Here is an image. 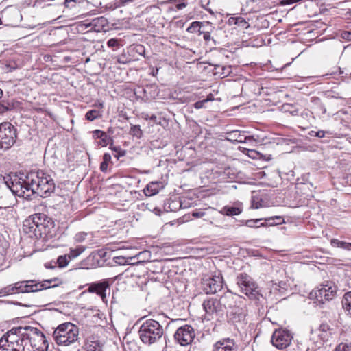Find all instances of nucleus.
<instances>
[{
	"instance_id": "nucleus-1",
	"label": "nucleus",
	"mask_w": 351,
	"mask_h": 351,
	"mask_svg": "<svg viewBox=\"0 0 351 351\" xmlns=\"http://www.w3.org/2000/svg\"><path fill=\"white\" fill-rule=\"evenodd\" d=\"M9 187L19 197L29 198L37 194L46 197L53 191L55 184L50 176L40 171H32L24 178H15Z\"/></svg>"
},
{
	"instance_id": "nucleus-2",
	"label": "nucleus",
	"mask_w": 351,
	"mask_h": 351,
	"mask_svg": "<svg viewBox=\"0 0 351 351\" xmlns=\"http://www.w3.org/2000/svg\"><path fill=\"white\" fill-rule=\"evenodd\" d=\"M45 221V215L37 213L32 215L23 221V230L31 238L45 239L49 232Z\"/></svg>"
},
{
	"instance_id": "nucleus-3",
	"label": "nucleus",
	"mask_w": 351,
	"mask_h": 351,
	"mask_svg": "<svg viewBox=\"0 0 351 351\" xmlns=\"http://www.w3.org/2000/svg\"><path fill=\"white\" fill-rule=\"evenodd\" d=\"M141 341L150 346L158 343L164 335V329L160 324L152 319L145 320L138 330Z\"/></svg>"
},
{
	"instance_id": "nucleus-4",
	"label": "nucleus",
	"mask_w": 351,
	"mask_h": 351,
	"mask_svg": "<svg viewBox=\"0 0 351 351\" xmlns=\"http://www.w3.org/2000/svg\"><path fill=\"white\" fill-rule=\"evenodd\" d=\"M27 328L28 326L19 327L8 331L0 339V348L6 350L9 348L24 349L26 346Z\"/></svg>"
},
{
	"instance_id": "nucleus-5",
	"label": "nucleus",
	"mask_w": 351,
	"mask_h": 351,
	"mask_svg": "<svg viewBox=\"0 0 351 351\" xmlns=\"http://www.w3.org/2000/svg\"><path fill=\"white\" fill-rule=\"evenodd\" d=\"M79 328L71 323L60 324L53 331V337L58 345L69 346L78 339Z\"/></svg>"
},
{
	"instance_id": "nucleus-6",
	"label": "nucleus",
	"mask_w": 351,
	"mask_h": 351,
	"mask_svg": "<svg viewBox=\"0 0 351 351\" xmlns=\"http://www.w3.org/2000/svg\"><path fill=\"white\" fill-rule=\"evenodd\" d=\"M61 283V280L58 278L45 280L39 282L35 280H27L16 283L12 290L16 289L21 293L36 292L57 287Z\"/></svg>"
},
{
	"instance_id": "nucleus-7",
	"label": "nucleus",
	"mask_w": 351,
	"mask_h": 351,
	"mask_svg": "<svg viewBox=\"0 0 351 351\" xmlns=\"http://www.w3.org/2000/svg\"><path fill=\"white\" fill-rule=\"evenodd\" d=\"M237 285L240 291L247 295L250 300H258L260 293L256 283L246 274H239L236 278Z\"/></svg>"
},
{
	"instance_id": "nucleus-8",
	"label": "nucleus",
	"mask_w": 351,
	"mask_h": 351,
	"mask_svg": "<svg viewBox=\"0 0 351 351\" xmlns=\"http://www.w3.org/2000/svg\"><path fill=\"white\" fill-rule=\"evenodd\" d=\"M26 345L29 343L33 351H47L48 342L45 336L36 328L28 326Z\"/></svg>"
},
{
	"instance_id": "nucleus-9",
	"label": "nucleus",
	"mask_w": 351,
	"mask_h": 351,
	"mask_svg": "<svg viewBox=\"0 0 351 351\" xmlns=\"http://www.w3.org/2000/svg\"><path fill=\"white\" fill-rule=\"evenodd\" d=\"M16 138V130L9 122L0 124V149L7 150L15 143Z\"/></svg>"
},
{
	"instance_id": "nucleus-10",
	"label": "nucleus",
	"mask_w": 351,
	"mask_h": 351,
	"mask_svg": "<svg viewBox=\"0 0 351 351\" xmlns=\"http://www.w3.org/2000/svg\"><path fill=\"white\" fill-rule=\"evenodd\" d=\"M337 286L332 282H327L311 293V297H314L317 302L324 304L326 301L332 300L337 293Z\"/></svg>"
},
{
	"instance_id": "nucleus-11",
	"label": "nucleus",
	"mask_w": 351,
	"mask_h": 351,
	"mask_svg": "<svg viewBox=\"0 0 351 351\" xmlns=\"http://www.w3.org/2000/svg\"><path fill=\"white\" fill-rule=\"evenodd\" d=\"M202 289L207 294H215L221 290L223 280L220 272L210 276H206L202 279Z\"/></svg>"
},
{
	"instance_id": "nucleus-12",
	"label": "nucleus",
	"mask_w": 351,
	"mask_h": 351,
	"mask_svg": "<svg viewBox=\"0 0 351 351\" xmlns=\"http://www.w3.org/2000/svg\"><path fill=\"white\" fill-rule=\"evenodd\" d=\"M317 337L319 339V341H317V346L320 347L321 345L326 343L331 345L337 338V334L334 329L331 328L326 324H322L318 330H317Z\"/></svg>"
},
{
	"instance_id": "nucleus-13",
	"label": "nucleus",
	"mask_w": 351,
	"mask_h": 351,
	"mask_svg": "<svg viewBox=\"0 0 351 351\" xmlns=\"http://www.w3.org/2000/svg\"><path fill=\"white\" fill-rule=\"evenodd\" d=\"M195 336L194 329L189 325H185L177 329L174 338L181 346H186L193 341Z\"/></svg>"
},
{
	"instance_id": "nucleus-14",
	"label": "nucleus",
	"mask_w": 351,
	"mask_h": 351,
	"mask_svg": "<svg viewBox=\"0 0 351 351\" xmlns=\"http://www.w3.org/2000/svg\"><path fill=\"white\" fill-rule=\"evenodd\" d=\"M292 336L291 333L286 330H276L271 337V343L278 349H284L291 343Z\"/></svg>"
},
{
	"instance_id": "nucleus-15",
	"label": "nucleus",
	"mask_w": 351,
	"mask_h": 351,
	"mask_svg": "<svg viewBox=\"0 0 351 351\" xmlns=\"http://www.w3.org/2000/svg\"><path fill=\"white\" fill-rule=\"evenodd\" d=\"M247 315L245 304L240 303L239 305L231 306L229 311V319L234 323L243 322Z\"/></svg>"
},
{
	"instance_id": "nucleus-16",
	"label": "nucleus",
	"mask_w": 351,
	"mask_h": 351,
	"mask_svg": "<svg viewBox=\"0 0 351 351\" xmlns=\"http://www.w3.org/2000/svg\"><path fill=\"white\" fill-rule=\"evenodd\" d=\"M202 305L206 313L211 316L223 311L224 305L222 304L221 300L209 298L205 300Z\"/></svg>"
},
{
	"instance_id": "nucleus-17",
	"label": "nucleus",
	"mask_w": 351,
	"mask_h": 351,
	"mask_svg": "<svg viewBox=\"0 0 351 351\" xmlns=\"http://www.w3.org/2000/svg\"><path fill=\"white\" fill-rule=\"evenodd\" d=\"M239 347L234 339L231 338H223L213 346L212 351H238Z\"/></svg>"
},
{
	"instance_id": "nucleus-18",
	"label": "nucleus",
	"mask_w": 351,
	"mask_h": 351,
	"mask_svg": "<svg viewBox=\"0 0 351 351\" xmlns=\"http://www.w3.org/2000/svg\"><path fill=\"white\" fill-rule=\"evenodd\" d=\"M245 132L232 130L227 133L226 139L234 143H248L254 141L253 136H245Z\"/></svg>"
},
{
	"instance_id": "nucleus-19",
	"label": "nucleus",
	"mask_w": 351,
	"mask_h": 351,
	"mask_svg": "<svg viewBox=\"0 0 351 351\" xmlns=\"http://www.w3.org/2000/svg\"><path fill=\"white\" fill-rule=\"evenodd\" d=\"M86 27H90L91 29L97 32H106L108 27V21L104 16L94 18L88 23H86Z\"/></svg>"
},
{
	"instance_id": "nucleus-20",
	"label": "nucleus",
	"mask_w": 351,
	"mask_h": 351,
	"mask_svg": "<svg viewBox=\"0 0 351 351\" xmlns=\"http://www.w3.org/2000/svg\"><path fill=\"white\" fill-rule=\"evenodd\" d=\"M109 284L106 281L92 283L88 288L90 293H96L103 300L106 298V291L108 288Z\"/></svg>"
},
{
	"instance_id": "nucleus-21",
	"label": "nucleus",
	"mask_w": 351,
	"mask_h": 351,
	"mask_svg": "<svg viewBox=\"0 0 351 351\" xmlns=\"http://www.w3.org/2000/svg\"><path fill=\"white\" fill-rule=\"evenodd\" d=\"M9 243L6 241L3 236L0 234V269H3L7 257Z\"/></svg>"
},
{
	"instance_id": "nucleus-22",
	"label": "nucleus",
	"mask_w": 351,
	"mask_h": 351,
	"mask_svg": "<svg viewBox=\"0 0 351 351\" xmlns=\"http://www.w3.org/2000/svg\"><path fill=\"white\" fill-rule=\"evenodd\" d=\"M93 137L94 139H99L97 143L101 147L107 146L110 141H112L110 137L105 132L100 130H94L93 132Z\"/></svg>"
},
{
	"instance_id": "nucleus-23",
	"label": "nucleus",
	"mask_w": 351,
	"mask_h": 351,
	"mask_svg": "<svg viewBox=\"0 0 351 351\" xmlns=\"http://www.w3.org/2000/svg\"><path fill=\"white\" fill-rule=\"evenodd\" d=\"M162 188V183L160 182H152L149 183L145 190L147 196H152L157 194Z\"/></svg>"
},
{
	"instance_id": "nucleus-24",
	"label": "nucleus",
	"mask_w": 351,
	"mask_h": 351,
	"mask_svg": "<svg viewBox=\"0 0 351 351\" xmlns=\"http://www.w3.org/2000/svg\"><path fill=\"white\" fill-rule=\"evenodd\" d=\"M265 221L264 223H261L259 226H276L282 224L285 222L284 219L281 216H273L267 218H262Z\"/></svg>"
},
{
	"instance_id": "nucleus-25",
	"label": "nucleus",
	"mask_w": 351,
	"mask_h": 351,
	"mask_svg": "<svg viewBox=\"0 0 351 351\" xmlns=\"http://www.w3.org/2000/svg\"><path fill=\"white\" fill-rule=\"evenodd\" d=\"M242 212V208L239 206H224L221 213L228 216L238 215Z\"/></svg>"
},
{
	"instance_id": "nucleus-26",
	"label": "nucleus",
	"mask_w": 351,
	"mask_h": 351,
	"mask_svg": "<svg viewBox=\"0 0 351 351\" xmlns=\"http://www.w3.org/2000/svg\"><path fill=\"white\" fill-rule=\"evenodd\" d=\"M342 305L344 310L351 316V291L344 294L342 300Z\"/></svg>"
},
{
	"instance_id": "nucleus-27",
	"label": "nucleus",
	"mask_w": 351,
	"mask_h": 351,
	"mask_svg": "<svg viewBox=\"0 0 351 351\" xmlns=\"http://www.w3.org/2000/svg\"><path fill=\"white\" fill-rule=\"evenodd\" d=\"M332 246L335 247H339L343 250L350 251L351 250V243L346 241H341L336 239H332L330 241Z\"/></svg>"
},
{
	"instance_id": "nucleus-28",
	"label": "nucleus",
	"mask_w": 351,
	"mask_h": 351,
	"mask_svg": "<svg viewBox=\"0 0 351 351\" xmlns=\"http://www.w3.org/2000/svg\"><path fill=\"white\" fill-rule=\"evenodd\" d=\"M86 351H101V346L98 341L88 339L85 343Z\"/></svg>"
},
{
	"instance_id": "nucleus-29",
	"label": "nucleus",
	"mask_w": 351,
	"mask_h": 351,
	"mask_svg": "<svg viewBox=\"0 0 351 351\" xmlns=\"http://www.w3.org/2000/svg\"><path fill=\"white\" fill-rule=\"evenodd\" d=\"M144 254H146V252H141L138 253V254L136 255V256L129 257L127 258L123 256H116V257H114V261L117 264H118L119 265H125L129 264L128 263L129 260H132V259L135 258L136 257H139V256L143 255Z\"/></svg>"
},
{
	"instance_id": "nucleus-30",
	"label": "nucleus",
	"mask_w": 351,
	"mask_h": 351,
	"mask_svg": "<svg viewBox=\"0 0 351 351\" xmlns=\"http://www.w3.org/2000/svg\"><path fill=\"white\" fill-rule=\"evenodd\" d=\"M85 250V247L78 246L75 248H70L69 253L68 254L69 258L71 260L77 258Z\"/></svg>"
},
{
	"instance_id": "nucleus-31",
	"label": "nucleus",
	"mask_w": 351,
	"mask_h": 351,
	"mask_svg": "<svg viewBox=\"0 0 351 351\" xmlns=\"http://www.w3.org/2000/svg\"><path fill=\"white\" fill-rule=\"evenodd\" d=\"M101 117V113L97 110H88L85 114L86 119L90 121H93Z\"/></svg>"
},
{
	"instance_id": "nucleus-32",
	"label": "nucleus",
	"mask_w": 351,
	"mask_h": 351,
	"mask_svg": "<svg viewBox=\"0 0 351 351\" xmlns=\"http://www.w3.org/2000/svg\"><path fill=\"white\" fill-rule=\"evenodd\" d=\"M111 161V156L108 153H105L103 156V161L100 165V170L102 172H106L108 163Z\"/></svg>"
},
{
	"instance_id": "nucleus-33",
	"label": "nucleus",
	"mask_w": 351,
	"mask_h": 351,
	"mask_svg": "<svg viewBox=\"0 0 351 351\" xmlns=\"http://www.w3.org/2000/svg\"><path fill=\"white\" fill-rule=\"evenodd\" d=\"M70 261L71 260L69 258L68 254L62 255L58 258L56 264H58L59 267L62 268L67 266Z\"/></svg>"
},
{
	"instance_id": "nucleus-34",
	"label": "nucleus",
	"mask_w": 351,
	"mask_h": 351,
	"mask_svg": "<svg viewBox=\"0 0 351 351\" xmlns=\"http://www.w3.org/2000/svg\"><path fill=\"white\" fill-rule=\"evenodd\" d=\"M129 134L137 138H141L143 135V132L140 128V125H132Z\"/></svg>"
},
{
	"instance_id": "nucleus-35",
	"label": "nucleus",
	"mask_w": 351,
	"mask_h": 351,
	"mask_svg": "<svg viewBox=\"0 0 351 351\" xmlns=\"http://www.w3.org/2000/svg\"><path fill=\"white\" fill-rule=\"evenodd\" d=\"M236 23L237 25L244 29H247L250 26L247 22L243 17L241 16L236 17Z\"/></svg>"
},
{
	"instance_id": "nucleus-36",
	"label": "nucleus",
	"mask_w": 351,
	"mask_h": 351,
	"mask_svg": "<svg viewBox=\"0 0 351 351\" xmlns=\"http://www.w3.org/2000/svg\"><path fill=\"white\" fill-rule=\"evenodd\" d=\"M88 234L84 232L77 233L74 237V240L77 243H82L85 241Z\"/></svg>"
},
{
	"instance_id": "nucleus-37",
	"label": "nucleus",
	"mask_w": 351,
	"mask_h": 351,
	"mask_svg": "<svg viewBox=\"0 0 351 351\" xmlns=\"http://www.w3.org/2000/svg\"><path fill=\"white\" fill-rule=\"evenodd\" d=\"M335 351H351V344L341 343L335 348Z\"/></svg>"
},
{
	"instance_id": "nucleus-38",
	"label": "nucleus",
	"mask_w": 351,
	"mask_h": 351,
	"mask_svg": "<svg viewBox=\"0 0 351 351\" xmlns=\"http://www.w3.org/2000/svg\"><path fill=\"white\" fill-rule=\"evenodd\" d=\"M263 220V219H250V220H247L245 221V225L247 226V227H250V228H259V225H257V223L259 222L260 221Z\"/></svg>"
},
{
	"instance_id": "nucleus-39",
	"label": "nucleus",
	"mask_w": 351,
	"mask_h": 351,
	"mask_svg": "<svg viewBox=\"0 0 351 351\" xmlns=\"http://www.w3.org/2000/svg\"><path fill=\"white\" fill-rule=\"evenodd\" d=\"M210 31H201L199 30V34H203V38L205 41L208 42L211 39Z\"/></svg>"
},
{
	"instance_id": "nucleus-40",
	"label": "nucleus",
	"mask_w": 351,
	"mask_h": 351,
	"mask_svg": "<svg viewBox=\"0 0 351 351\" xmlns=\"http://www.w3.org/2000/svg\"><path fill=\"white\" fill-rule=\"evenodd\" d=\"M201 24V22L194 21L191 24V25L187 28L186 30L189 32H193V29L199 27Z\"/></svg>"
},
{
	"instance_id": "nucleus-41",
	"label": "nucleus",
	"mask_w": 351,
	"mask_h": 351,
	"mask_svg": "<svg viewBox=\"0 0 351 351\" xmlns=\"http://www.w3.org/2000/svg\"><path fill=\"white\" fill-rule=\"evenodd\" d=\"M207 101H208V99H204L202 101H197L194 104V107L196 109H200L204 107V104Z\"/></svg>"
},
{
	"instance_id": "nucleus-42",
	"label": "nucleus",
	"mask_w": 351,
	"mask_h": 351,
	"mask_svg": "<svg viewBox=\"0 0 351 351\" xmlns=\"http://www.w3.org/2000/svg\"><path fill=\"white\" fill-rule=\"evenodd\" d=\"M258 198L256 197V196H254V199H253L252 201V206L254 208H258L260 207H261V204L260 202H258V200L256 201V199H258Z\"/></svg>"
},
{
	"instance_id": "nucleus-43",
	"label": "nucleus",
	"mask_w": 351,
	"mask_h": 351,
	"mask_svg": "<svg viewBox=\"0 0 351 351\" xmlns=\"http://www.w3.org/2000/svg\"><path fill=\"white\" fill-rule=\"evenodd\" d=\"M204 212L203 211H194L192 213V216L195 217H202L204 215Z\"/></svg>"
},
{
	"instance_id": "nucleus-44",
	"label": "nucleus",
	"mask_w": 351,
	"mask_h": 351,
	"mask_svg": "<svg viewBox=\"0 0 351 351\" xmlns=\"http://www.w3.org/2000/svg\"><path fill=\"white\" fill-rule=\"evenodd\" d=\"M315 136L318 138H324L325 136V132L324 130H319L315 132Z\"/></svg>"
},
{
	"instance_id": "nucleus-45",
	"label": "nucleus",
	"mask_w": 351,
	"mask_h": 351,
	"mask_svg": "<svg viewBox=\"0 0 351 351\" xmlns=\"http://www.w3.org/2000/svg\"><path fill=\"white\" fill-rule=\"evenodd\" d=\"M117 40H115V39H110V40L108 41V43H107L109 47H113V46L116 45H117Z\"/></svg>"
},
{
	"instance_id": "nucleus-46",
	"label": "nucleus",
	"mask_w": 351,
	"mask_h": 351,
	"mask_svg": "<svg viewBox=\"0 0 351 351\" xmlns=\"http://www.w3.org/2000/svg\"><path fill=\"white\" fill-rule=\"evenodd\" d=\"M8 108L4 106L3 104H0V114H3L5 112L8 111Z\"/></svg>"
},
{
	"instance_id": "nucleus-47",
	"label": "nucleus",
	"mask_w": 351,
	"mask_h": 351,
	"mask_svg": "<svg viewBox=\"0 0 351 351\" xmlns=\"http://www.w3.org/2000/svg\"><path fill=\"white\" fill-rule=\"evenodd\" d=\"M228 24L229 25H237L236 23V17H230L228 19Z\"/></svg>"
},
{
	"instance_id": "nucleus-48",
	"label": "nucleus",
	"mask_w": 351,
	"mask_h": 351,
	"mask_svg": "<svg viewBox=\"0 0 351 351\" xmlns=\"http://www.w3.org/2000/svg\"><path fill=\"white\" fill-rule=\"evenodd\" d=\"M0 351H24V349L20 350L19 348H9L8 350H6L0 348Z\"/></svg>"
},
{
	"instance_id": "nucleus-49",
	"label": "nucleus",
	"mask_w": 351,
	"mask_h": 351,
	"mask_svg": "<svg viewBox=\"0 0 351 351\" xmlns=\"http://www.w3.org/2000/svg\"><path fill=\"white\" fill-rule=\"evenodd\" d=\"M185 7H186V3H178L176 5V8L178 10H182V9H183Z\"/></svg>"
},
{
	"instance_id": "nucleus-50",
	"label": "nucleus",
	"mask_w": 351,
	"mask_h": 351,
	"mask_svg": "<svg viewBox=\"0 0 351 351\" xmlns=\"http://www.w3.org/2000/svg\"><path fill=\"white\" fill-rule=\"evenodd\" d=\"M281 3L282 5H291V4H293V0H282Z\"/></svg>"
},
{
	"instance_id": "nucleus-51",
	"label": "nucleus",
	"mask_w": 351,
	"mask_h": 351,
	"mask_svg": "<svg viewBox=\"0 0 351 351\" xmlns=\"http://www.w3.org/2000/svg\"><path fill=\"white\" fill-rule=\"evenodd\" d=\"M77 0H65L64 1V5L66 7H69L70 6V3L71 2H76Z\"/></svg>"
},
{
	"instance_id": "nucleus-52",
	"label": "nucleus",
	"mask_w": 351,
	"mask_h": 351,
	"mask_svg": "<svg viewBox=\"0 0 351 351\" xmlns=\"http://www.w3.org/2000/svg\"><path fill=\"white\" fill-rule=\"evenodd\" d=\"M149 119L152 120L154 123L157 122V117L155 114L151 115L149 117Z\"/></svg>"
},
{
	"instance_id": "nucleus-53",
	"label": "nucleus",
	"mask_w": 351,
	"mask_h": 351,
	"mask_svg": "<svg viewBox=\"0 0 351 351\" xmlns=\"http://www.w3.org/2000/svg\"><path fill=\"white\" fill-rule=\"evenodd\" d=\"M350 35H351V32H346L343 33V38H346L348 39H350Z\"/></svg>"
},
{
	"instance_id": "nucleus-54",
	"label": "nucleus",
	"mask_w": 351,
	"mask_h": 351,
	"mask_svg": "<svg viewBox=\"0 0 351 351\" xmlns=\"http://www.w3.org/2000/svg\"><path fill=\"white\" fill-rule=\"evenodd\" d=\"M120 1H121V3L122 5H125V4H127V3H130V2L134 1V0H120Z\"/></svg>"
},
{
	"instance_id": "nucleus-55",
	"label": "nucleus",
	"mask_w": 351,
	"mask_h": 351,
	"mask_svg": "<svg viewBox=\"0 0 351 351\" xmlns=\"http://www.w3.org/2000/svg\"><path fill=\"white\" fill-rule=\"evenodd\" d=\"M45 267L47 268H53L55 266H51V265H49V263H46Z\"/></svg>"
},
{
	"instance_id": "nucleus-56",
	"label": "nucleus",
	"mask_w": 351,
	"mask_h": 351,
	"mask_svg": "<svg viewBox=\"0 0 351 351\" xmlns=\"http://www.w3.org/2000/svg\"><path fill=\"white\" fill-rule=\"evenodd\" d=\"M180 207L182 208H185L186 206L183 205L182 202H180Z\"/></svg>"
},
{
	"instance_id": "nucleus-57",
	"label": "nucleus",
	"mask_w": 351,
	"mask_h": 351,
	"mask_svg": "<svg viewBox=\"0 0 351 351\" xmlns=\"http://www.w3.org/2000/svg\"><path fill=\"white\" fill-rule=\"evenodd\" d=\"M213 95H210L209 96H208L207 99H208V101H211L213 99Z\"/></svg>"
},
{
	"instance_id": "nucleus-58",
	"label": "nucleus",
	"mask_w": 351,
	"mask_h": 351,
	"mask_svg": "<svg viewBox=\"0 0 351 351\" xmlns=\"http://www.w3.org/2000/svg\"><path fill=\"white\" fill-rule=\"evenodd\" d=\"M7 67L10 68V69H9L10 71H12L13 69H14V67L10 66V65H7Z\"/></svg>"
},
{
	"instance_id": "nucleus-59",
	"label": "nucleus",
	"mask_w": 351,
	"mask_h": 351,
	"mask_svg": "<svg viewBox=\"0 0 351 351\" xmlns=\"http://www.w3.org/2000/svg\"><path fill=\"white\" fill-rule=\"evenodd\" d=\"M3 90L1 89H0V99L3 96Z\"/></svg>"
},
{
	"instance_id": "nucleus-60",
	"label": "nucleus",
	"mask_w": 351,
	"mask_h": 351,
	"mask_svg": "<svg viewBox=\"0 0 351 351\" xmlns=\"http://www.w3.org/2000/svg\"><path fill=\"white\" fill-rule=\"evenodd\" d=\"M99 108H102L104 107V104H103V103H99Z\"/></svg>"
},
{
	"instance_id": "nucleus-61",
	"label": "nucleus",
	"mask_w": 351,
	"mask_h": 351,
	"mask_svg": "<svg viewBox=\"0 0 351 351\" xmlns=\"http://www.w3.org/2000/svg\"><path fill=\"white\" fill-rule=\"evenodd\" d=\"M315 131H311V132L310 133L311 136H315Z\"/></svg>"
},
{
	"instance_id": "nucleus-62",
	"label": "nucleus",
	"mask_w": 351,
	"mask_h": 351,
	"mask_svg": "<svg viewBox=\"0 0 351 351\" xmlns=\"http://www.w3.org/2000/svg\"><path fill=\"white\" fill-rule=\"evenodd\" d=\"M145 119H146V120L149 119V117L148 115H146V117H145Z\"/></svg>"
},
{
	"instance_id": "nucleus-63",
	"label": "nucleus",
	"mask_w": 351,
	"mask_h": 351,
	"mask_svg": "<svg viewBox=\"0 0 351 351\" xmlns=\"http://www.w3.org/2000/svg\"><path fill=\"white\" fill-rule=\"evenodd\" d=\"M326 111V109L324 107H323V112L325 113Z\"/></svg>"
},
{
	"instance_id": "nucleus-64",
	"label": "nucleus",
	"mask_w": 351,
	"mask_h": 351,
	"mask_svg": "<svg viewBox=\"0 0 351 351\" xmlns=\"http://www.w3.org/2000/svg\"><path fill=\"white\" fill-rule=\"evenodd\" d=\"M293 3L299 2L298 0H293Z\"/></svg>"
}]
</instances>
